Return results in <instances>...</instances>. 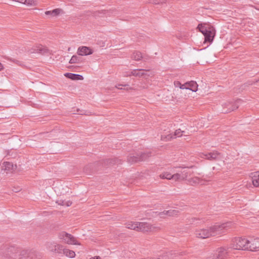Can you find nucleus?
I'll return each mask as SVG.
<instances>
[{
	"label": "nucleus",
	"mask_w": 259,
	"mask_h": 259,
	"mask_svg": "<svg viewBox=\"0 0 259 259\" xmlns=\"http://www.w3.org/2000/svg\"><path fill=\"white\" fill-rule=\"evenodd\" d=\"M174 176H175V174L171 175L170 173L167 172V171L162 172L159 176L160 178L162 179H167V180L173 179L176 181V177H175Z\"/></svg>",
	"instance_id": "obj_24"
},
{
	"label": "nucleus",
	"mask_w": 259,
	"mask_h": 259,
	"mask_svg": "<svg viewBox=\"0 0 259 259\" xmlns=\"http://www.w3.org/2000/svg\"><path fill=\"white\" fill-rule=\"evenodd\" d=\"M90 259H101L99 256H96L90 258Z\"/></svg>",
	"instance_id": "obj_39"
},
{
	"label": "nucleus",
	"mask_w": 259,
	"mask_h": 259,
	"mask_svg": "<svg viewBox=\"0 0 259 259\" xmlns=\"http://www.w3.org/2000/svg\"><path fill=\"white\" fill-rule=\"evenodd\" d=\"M147 72V71L144 69H134L132 71H131L130 73L127 74L126 76H131V75H133L134 76H143L145 75L146 73Z\"/></svg>",
	"instance_id": "obj_16"
},
{
	"label": "nucleus",
	"mask_w": 259,
	"mask_h": 259,
	"mask_svg": "<svg viewBox=\"0 0 259 259\" xmlns=\"http://www.w3.org/2000/svg\"><path fill=\"white\" fill-rule=\"evenodd\" d=\"M0 65H2V63H0Z\"/></svg>",
	"instance_id": "obj_42"
},
{
	"label": "nucleus",
	"mask_w": 259,
	"mask_h": 259,
	"mask_svg": "<svg viewBox=\"0 0 259 259\" xmlns=\"http://www.w3.org/2000/svg\"><path fill=\"white\" fill-rule=\"evenodd\" d=\"M191 172L189 168H183L182 170L175 174L176 181H183L186 180L188 177L191 175Z\"/></svg>",
	"instance_id": "obj_8"
},
{
	"label": "nucleus",
	"mask_w": 259,
	"mask_h": 259,
	"mask_svg": "<svg viewBox=\"0 0 259 259\" xmlns=\"http://www.w3.org/2000/svg\"><path fill=\"white\" fill-rule=\"evenodd\" d=\"M61 11V10L59 9H56L53 10V11H46L45 12V14L46 15H50L51 17H54L60 14Z\"/></svg>",
	"instance_id": "obj_26"
},
{
	"label": "nucleus",
	"mask_w": 259,
	"mask_h": 259,
	"mask_svg": "<svg viewBox=\"0 0 259 259\" xmlns=\"http://www.w3.org/2000/svg\"><path fill=\"white\" fill-rule=\"evenodd\" d=\"M151 152H144L140 155L139 154H131L127 157V162L129 163L133 164L139 161H144L148 157L151 156Z\"/></svg>",
	"instance_id": "obj_5"
},
{
	"label": "nucleus",
	"mask_w": 259,
	"mask_h": 259,
	"mask_svg": "<svg viewBox=\"0 0 259 259\" xmlns=\"http://www.w3.org/2000/svg\"><path fill=\"white\" fill-rule=\"evenodd\" d=\"M189 183L192 185L200 184L204 185V181L198 177H194L189 180Z\"/></svg>",
	"instance_id": "obj_22"
},
{
	"label": "nucleus",
	"mask_w": 259,
	"mask_h": 259,
	"mask_svg": "<svg viewBox=\"0 0 259 259\" xmlns=\"http://www.w3.org/2000/svg\"><path fill=\"white\" fill-rule=\"evenodd\" d=\"M233 225L234 224L231 222L217 223L206 228L196 229L195 231V235L196 237L201 239L219 235L232 228Z\"/></svg>",
	"instance_id": "obj_1"
},
{
	"label": "nucleus",
	"mask_w": 259,
	"mask_h": 259,
	"mask_svg": "<svg viewBox=\"0 0 259 259\" xmlns=\"http://www.w3.org/2000/svg\"><path fill=\"white\" fill-rule=\"evenodd\" d=\"M24 4L28 6H32L35 4L34 0H24Z\"/></svg>",
	"instance_id": "obj_32"
},
{
	"label": "nucleus",
	"mask_w": 259,
	"mask_h": 259,
	"mask_svg": "<svg viewBox=\"0 0 259 259\" xmlns=\"http://www.w3.org/2000/svg\"><path fill=\"white\" fill-rule=\"evenodd\" d=\"M184 131H182L181 129L177 130L174 135H171V134L167 135V136L162 135L161 136V140L163 141H168L172 139L173 138H176V137H181L183 135V133H184Z\"/></svg>",
	"instance_id": "obj_11"
},
{
	"label": "nucleus",
	"mask_w": 259,
	"mask_h": 259,
	"mask_svg": "<svg viewBox=\"0 0 259 259\" xmlns=\"http://www.w3.org/2000/svg\"><path fill=\"white\" fill-rule=\"evenodd\" d=\"M63 254H65L66 256L70 258H73L75 256V253L74 251L70 250L66 248H65V250H64Z\"/></svg>",
	"instance_id": "obj_29"
},
{
	"label": "nucleus",
	"mask_w": 259,
	"mask_h": 259,
	"mask_svg": "<svg viewBox=\"0 0 259 259\" xmlns=\"http://www.w3.org/2000/svg\"><path fill=\"white\" fill-rule=\"evenodd\" d=\"M248 239L237 237L234 238L232 241L231 248L237 250H248Z\"/></svg>",
	"instance_id": "obj_2"
},
{
	"label": "nucleus",
	"mask_w": 259,
	"mask_h": 259,
	"mask_svg": "<svg viewBox=\"0 0 259 259\" xmlns=\"http://www.w3.org/2000/svg\"><path fill=\"white\" fill-rule=\"evenodd\" d=\"M248 250L251 251H256L259 250V238H250L248 239Z\"/></svg>",
	"instance_id": "obj_9"
},
{
	"label": "nucleus",
	"mask_w": 259,
	"mask_h": 259,
	"mask_svg": "<svg viewBox=\"0 0 259 259\" xmlns=\"http://www.w3.org/2000/svg\"><path fill=\"white\" fill-rule=\"evenodd\" d=\"M174 85L176 87H179L180 88V86L181 85V83L179 81H175L174 82Z\"/></svg>",
	"instance_id": "obj_35"
},
{
	"label": "nucleus",
	"mask_w": 259,
	"mask_h": 259,
	"mask_svg": "<svg viewBox=\"0 0 259 259\" xmlns=\"http://www.w3.org/2000/svg\"><path fill=\"white\" fill-rule=\"evenodd\" d=\"M180 213V211L176 209H170L168 210H164L159 213V216L161 218H163L164 215H168L169 217H174L178 215Z\"/></svg>",
	"instance_id": "obj_13"
},
{
	"label": "nucleus",
	"mask_w": 259,
	"mask_h": 259,
	"mask_svg": "<svg viewBox=\"0 0 259 259\" xmlns=\"http://www.w3.org/2000/svg\"><path fill=\"white\" fill-rule=\"evenodd\" d=\"M2 169L4 170L7 173L12 172L15 168L13 164L10 162H4L2 165Z\"/></svg>",
	"instance_id": "obj_18"
},
{
	"label": "nucleus",
	"mask_w": 259,
	"mask_h": 259,
	"mask_svg": "<svg viewBox=\"0 0 259 259\" xmlns=\"http://www.w3.org/2000/svg\"><path fill=\"white\" fill-rule=\"evenodd\" d=\"M58 238L63 242L68 244L78 245L81 244L75 237L65 231L60 232L58 234Z\"/></svg>",
	"instance_id": "obj_3"
},
{
	"label": "nucleus",
	"mask_w": 259,
	"mask_h": 259,
	"mask_svg": "<svg viewBox=\"0 0 259 259\" xmlns=\"http://www.w3.org/2000/svg\"><path fill=\"white\" fill-rule=\"evenodd\" d=\"M202 158L212 160L217 159L220 155V153L217 151H213L212 152H210L206 154H202Z\"/></svg>",
	"instance_id": "obj_14"
},
{
	"label": "nucleus",
	"mask_w": 259,
	"mask_h": 259,
	"mask_svg": "<svg viewBox=\"0 0 259 259\" xmlns=\"http://www.w3.org/2000/svg\"><path fill=\"white\" fill-rule=\"evenodd\" d=\"M64 76L73 80H83V77L82 75L71 73H66Z\"/></svg>",
	"instance_id": "obj_19"
},
{
	"label": "nucleus",
	"mask_w": 259,
	"mask_h": 259,
	"mask_svg": "<svg viewBox=\"0 0 259 259\" xmlns=\"http://www.w3.org/2000/svg\"><path fill=\"white\" fill-rule=\"evenodd\" d=\"M56 244L55 242H47L46 244V248L49 251L55 252Z\"/></svg>",
	"instance_id": "obj_28"
},
{
	"label": "nucleus",
	"mask_w": 259,
	"mask_h": 259,
	"mask_svg": "<svg viewBox=\"0 0 259 259\" xmlns=\"http://www.w3.org/2000/svg\"><path fill=\"white\" fill-rule=\"evenodd\" d=\"M81 57L77 55H73L69 61L70 64L80 63L81 62Z\"/></svg>",
	"instance_id": "obj_27"
},
{
	"label": "nucleus",
	"mask_w": 259,
	"mask_h": 259,
	"mask_svg": "<svg viewBox=\"0 0 259 259\" xmlns=\"http://www.w3.org/2000/svg\"><path fill=\"white\" fill-rule=\"evenodd\" d=\"M188 89L189 90L193 91L196 92L197 90L198 84L196 81H191L188 82Z\"/></svg>",
	"instance_id": "obj_25"
},
{
	"label": "nucleus",
	"mask_w": 259,
	"mask_h": 259,
	"mask_svg": "<svg viewBox=\"0 0 259 259\" xmlns=\"http://www.w3.org/2000/svg\"><path fill=\"white\" fill-rule=\"evenodd\" d=\"M188 223L193 225H198L204 223L205 220L203 218L193 217L190 218L188 220Z\"/></svg>",
	"instance_id": "obj_20"
},
{
	"label": "nucleus",
	"mask_w": 259,
	"mask_h": 259,
	"mask_svg": "<svg viewBox=\"0 0 259 259\" xmlns=\"http://www.w3.org/2000/svg\"><path fill=\"white\" fill-rule=\"evenodd\" d=\"M215 34V30L213 27L208 26V30L204 35L205 41L211 42L213 39Z\"/></svg>",
	"instance_id": "obj_12"
},
{
	"label": "nucleus",
	"mask_w": 259,
	"mask_h": 259,
	"mask_svg": "<svg viewBox=\"0 0 259 259\" xmlns=\"http://www.w3.org/2000/svg\"><path fill=\"white\" fill-rule=\"evenodd\" d=\"M180 89L189 90L188 82L185 83V84H181V85L180 86Z\"/></svg>",
	"instance_id": "obj_33"
},
{
	"label": "nucleus",
	"mask_w": 259,
	"mask_h": 259,
	"mask_svg": "<svg viewBox=\"0 0 259 259\" xmlns=\"http://www.w3.org/2000/svg\"><path fill=\"white\" fill-rule=\"evenodd\" d=\"M242 102L240 99H238L234 102H228L223 105L222 112L227 113L230 112L239 107L240 103Z\"/></svg>",
	"instance_id": "obj_6"
},
{
	"label": "nucleus",
	"mask_w": 259,
	"mask_h": 259,
	"mask_svg": "<svg viewBox=\"0 0 259 259\" xmlns=\"http://www.w3.org/2000/svg\"><path fill=\"white\" fill-rule=\"evenodd\" d=\"M4 66H0V71L3 70Z\"/></svg>",
	"instance_id": "obj_41"
},
{
	"label": "nucleus",
	"mask_w": 259,
	"mask_h": 259,
	"mask_svg": "<svg viewBox=\"0 0 259 259\" xmlns=\"http://www.w3.org/2000/svg\"><path fill=\"white\" fill-rule=\"evenodd\" d=\"M93 53V50L90 47L85 46L79 47L77 51V54L78 56H87Z\"/></svg>",
	"instance_id": "obj_10"
},
{
	"label": "nucleus",
	"mask_w": 259,
	"mask_h": 259,
	"mask_svg": "<svg viewBox=\"0 0 259 259\" xmlns=\"http://www.w3.org/2000/svg\"><path fill=\"white\" fill-rule=\"evenodd\" d=\"M57 203L61 205H65V200H60L57 201Z\"/></svg>",
	"instance_id": "obj_36"
},
{
	"label": "nucleus",
	"mask_w": 259,
	"mask_h": 259,
	"mask_svg": "<svg viewBox=\"0 0 259 259\" xmlns=\"http://www.w3.org/2000/svg\"><path fill=\"white\" fill-rule=\"evenodd\" d=\"M52 51L45 46L40 44L34 46L29 50L30 54L37 53L44 56H49L52 54Z\"/></svg>",
	"instance_id": "obj_4"
},
{
	"label": "nucleus",
	"mask_w": 259,
	"mask_h": 259,
	"mask_svg": "<svg viewBox=\"0 0 259 259\" xmlns=\"http://www.w3.org/2000/svg\"><path fill=\"white\" fill-rule=\"evenodd\" d=\"M78 112V114H80V115H88L84 111H80L79 110H78L77 111Z\"/></svg>",
	"instance_id": "obj_38"
},
{
	"label": "nucleus",
	"mask_w": 259,
	"mask_h": 259,
	"mask_svg": "<svg viewBox=\"0 0 259 259\" xmlns=\"http://www.w3.org/2000/svg\"><path fill=\"white\" fill-rule=\"evenodd\" d=\"M65 248H64L63 245L56 244L55 252L58 253H64V250H65Z\"/></svg>",
	"instance_id": "obj_31"
},
{
	"label": "nucleus",
	"mask_w": 259,
	"mask_h": 259,
	"mask_svg": "<svg viewBox=\"0 0 259 259\" xmlns=\"http://www.w3.org/2000/svg\"><path fill=\"white\" fill-rule=\"evenodd\" d=\"M128 86L127 84H118L115 85V88H116L118 89L122 90V88H121V87H126Z\"/></svg>",
	"instance_id": "obj_34"
},
{
	"label": "nucleus",
	"mask_w": 259,
	"mask_h": 259,
	"mask_svg": "<svg viewBox=\"0 0 259 259\" xmlns=\"http://www.w3.org/2000/svg\"><path fill=\"white\" fill-rule=\"evenodd\" d=\"M252 183L255 187H259V171L252 173Z\"/></svg>",
	"instance_id": "obj_21"
},
{
	"label": "nucleus",
	"mask_w": 259,
	"mask_h": 259,
	"mask_svg": "<svg viewBox=\"0 0 259 259\" xmlns=\"http://www.w3.org/2000/svg\"><path fill=\"white\" fill-rule=\"evenodd\" d=\"M197 28L199 29V31L203 34L206 33V32H207L208 30V27L205 26V25H203L202 24H199L197 26Z\"/></svg>",
	"instance_id": "obj_30"
},
{
	"label": "nucleus",
	"mask_w": 259,
	"mask_h": 259,
	"mask_svg": "<svg viewBox=\"0 0 259 259\" xmlns=\"http://www.w3.org/2000/svg\"><path fill=\"white\" fill-rule=\"evenodd\" d=\"M131 58L136 61H139L142 59H146V58L142 56V53L139 51H135L133 52L131 55Z\"/></svg>",
	"instance_id": "obj_23"
},
{
	"label": "nucleus",
	"mask_w": 259,
	"mask_h": 259,
	"mask_svg": "<svg viewBox=\"0 0 259 259\" xmlns=\"http://www.w3.org/2000/svg\"><path fill=\"white\" fill-rule=\"evenodd\" d=\"M145 224L146 225L144 226L145 229L144 230V232L148 231L153 232L160 230V227L155 225H151L146 222H145Z\"/></svg>",
	"instance_id": "obj_17"
},
{
	"label": "nucleus",
	"mask_w": 259,
	"mask_h": 259,
	"mask_svg": "<svg viewBox=\"0 0 259 259\" xmlns=\"http://www.w3.org/2000/svg\"><path fill=\"white\" fill-rule=\"evenodd\" d=\"M228 256L229 251L225 248H222L220 249L217 257L213 259H227Z\"/></svg>",
	"instance_id": "obj_15"
},
{
	"label": "nucleus",
	"mask_w": 259,
	"mask_h": 259,
	"mask_svg": "<svg viewBox=\"0 0 259 259\" xmlns=\"http://www.w3.org/2000/svg\"><path fill=\"white\" fill-rule=\"evenodd\" d=\"M145 225V222H128L125 224V226L128 229L143 232Z\"/></svg>",
	"instance_id": "obj_7"
},
{
	"label": "nucleus",
	"mask_w": 259,
	"mask_h": 259,
	"mask_svg": "<svg viewBox=\"0 0 259 259\" xmlns=\"http://www.w3.org/2000/svg\"><path fill=\"white\" fill-rule=\"evenodd\" d=\"M65 205L67 206H69L71 205L72 202L70 201H65Z\"/></svg>",
	"instance_id": "obj_37"
},
{
	"label": "nucleus",
	"mask_w": 259,
	"mask_h": 259,
	"mask_svg": "<svg viewBox=\"0 0 259 259\" xmlns=\"http://www.w3.org/2000/svg\"><path fill=\"white\" fill-rule=\"evenodd\" d=\"M12 62L13 63H15V64H19V61L17 60H12Z\"/></svg>",
	"instance_id": "obj_40"
}]
</instances>
